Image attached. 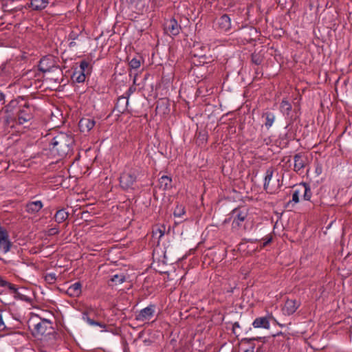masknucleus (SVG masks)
Returning <instances> with one entry per match:
<instances>
[{
  "instance_id": "obj_42",
  "label": "nucleus",
  "mask_w": 352,
  "mask_h": 352,
  "mask_svg": "<svg viewBox=\"0 0 352 352\" xmlns=\"http://www.w3.org/2000/svg\"><path fill=\"white\" fill-rule=\"evenodd\" d=\"M75 45H76V42H75V41H71V42L69 43V47H74V46H75Z\"/></svg>"
},
{
  "instance_id": "obj_32",
  "label": "nucleus",
  "mask_w": 352,
  "mask_h": 352,
  "mask_svg": "<svg viewBox=\"0 0 352 352\" xmlns=\"http://www.w3.org/2000/svg\"><path fill=\"white\" fill-rule=\"evenodd\" d=\"M185 214V208L183 206H177L174 210V216L182 217Z\"/></svg>"
},
{
  "instance_id": "obj_28",
  "label": "nucleus",
  "mask_w": 352,
  "mask_h": 352,
  "mask_svg": "<svg viewBox=\"0 0 352 352\" xmlns=\"http://www.w3.org/2000/svg\"><path fill=\"white\" fill-rule=\"evenodd\" d=\"M165 228L162 226L161 228L157 227L153 230V236L158 238L159 240L164 235Z\"/></svg>"
},
{
  "instance_id": "obj_6",
  "label": "nucleus",
  "mask_w": 352,
  "mask_h": 352,
  "mask_svg": "<svg viewBox=\"0 0 352 352\" xmlns=\"http://www.w3.org/2000/svg\"><path fill=\"white\" fill-rule=\"evenodd\" d=\"M248 217V211L238 208L234 209L230 213V219H232V228L233 230H239L243 223Z\"/></svg>"
},
{
  "instance_id": "obj_26",
  "label": "nucleus",
  "mask_w": 352,
  "mask_h": 352,
  "mask_svg": "<svg viewBox=\"0 0 352 352\" xmlns=\"http://www.w3.org/2000/svg\"><path fill=\"white\" fill-rule=\"evenodd\" d=\"M73 80L76 82H83L85 80V74L80 71H75L72 76Z\"/></svg>"
},
{
  "instance_id": "obj_14",
  "label": "nucleus",
  "mask_w": 352,
  "mask_h": 352,
  "mask_svg": "<svg viewBox=\"0 0 352 352\" xmlns=\"http://www.w3.org/2000/svg\"><path fill=\"white\" fill-rule=\"evenodd\" d=\"M82 293V285L80 282H76L71 285L67 289L66 294L70 297H78Z\"/></svg>"
},
{
  "instance_id": "obj_1",
  "label": "nucleus",
  "mask_w": 352,
  "mask_h": 352,
  "mask_svg": "<svg viewBox=\"0 0 352 352\" xmlns=\"http://www.w3.org/2000/svg\"><path fill=\"white\" fill-rule=\"evenodd\" d=\"M74 139L71 135L60 133L55 136L52 141V150L60 157H64L72 150Z\"/></svg>"
},
{
  "instance_id": "obj_37",
  "label": "nucleus",
  "mask_w": 352,
  "mask_h": 352,
  "mask_svg": "<svg viewBox=\"0 0 352 352\" xmlns=\"http://www.w3.org/2000/svg\"><path fill=\"white\" fill-rule=\"evenodd\" d=\"M322 173V166L320 164L316 163V167H315V173H316V176H319L320 175H321Z\"/></svg>"
},
{
  "instance_id": "obj_4",
  "label": "nucleus",
  "mask_w": 352,
  "mask_h": 352,
  "mask_svg": "<svg viewBox=\"0 0 352 352\" xmlns=\"http://www.w3.org/2000/svg\"><path fill=\"white\" fill-rule=\"evenodd\" d=\"M35 107L30 102L20 105L17 113L16 123L23 125L29 122L34 118Z\"/></svg>"
},
{
  "instance_id": "obj_12",
  "label": "nucleus",
  "mask_w": 352,
  "mask_h": 352,
  "mask_svg": "<svg viewBox=\"0 0 352 352\" xmlns=\"http://www.w3.org/2000/svg\"><path fill=\"white\" fill-rule=\"evenodd\" d=\"M95 120L90 118H83L79 122V128L82 132H89L95 126Z\"/></svg>"
},
{
  "instance_id": "obj_22",
  "label": "nucleus",
  "mask_w": 352,
  "mask_h": 352,
  "mask_svg": "<svg viewBox=\"0 0 352 352\" xmlns=\"http://www.w3.org/2000/svg\"><path fill=\"white\" fill-rule=\"evenodd\" d=\"M263 117L265 118V126L267 129H269L273 125L276 116L272 112H266L263 114Z\"/></svg>"
},
{
  "instance_id": "obj_36",
  "label": "nucleus",
  "mask_w": 352,
  "mask_h": 352,
  "mask_svg": "<svg viewBox=\"0 0 352 352\" xmlns=\"http://www.w3.org/2000/svg\"><path fill=\"white\" fill-rule=\"evenodd\" d=\"M89 66V64L87 61L86 60H82L80 63V72H85L86 70L88 69Z\"/></svg>"
},
{
  "instance_id": "obj_10",
  "label": "nucleus",
  "mask_w": 352,
  "mask_h": 352,
  "mask_svg": "<svg viewBox=\"0 0 352 352\" xmlns=\"http://www.w3.org/2000/svg\"><path fill=\"white\" fill-rule=\"evenodd\" d=\"M181 26L174 18L166 21L164 23V31L167 34L176 36L179 34Z\"/></svg>"
},
{
  "instance_id": "obj_20",
  "label": "nucleus",
  "mask_w": 352,
  "mask_h": 352,
  "mask_svg": "<svg viewBox=\"0 0 352 352\" xmlns=\"http://www.w3.org/2000/svg\"><path fill=\"white\" fill-rule=\"evenodd\" d=\"M69 217V213L65 209L58 210L55 215L54 219L58 223L65 221Z\"/></svg>"
},
{
  "instance_id": "obj_39",
  "label": "nucleus",
  "mask_w": 352,
  "mask_h": 352,
  "mask_svg": "<svg viewBox=\"0 0 352 352\" xmlns=\"http://www.w3.org/2000/svg\"><path fill=\"white\" fill-rule=\"evenodd\" d=\"M252 61L256 64V65H259L261 61L259 60V58H256L254 56H252Z\"/></svg>"
},
{
  "instance_id": "obj_16",
  "label": "nucleus",
  "mask_w": 352,
  "mask_h": 352,
  "mask_svg": "<svg viewBox=\"0 0 352 352\" xmlns=\"http://www.w3.org/2000/svg\"><path fill=\"white\" fill-rule=\"evenodd\" d=\"M50 3V0H30L29 7L33 10H42L45 9Z\"/></svg>"
},
{
  "instance_id": "obj_29",
  "label": "nucleus",
  "mask_w": 352,
  "mask_h": 352,
  "mask_svg": "<svg viewBox=\"0 0 352 352\" xmlns=\"http://www.w3.org/2000/svg\"><path fill=\"white\" fill-rule=\"evenodd\" d=\"M9 317L8 314L3 311H0V331L5 330L7 326L5 322V320Z\"/></svg>"
},
{
  "instance_id": "obj_13",
  "label": "nucleus",
  "mask_w": 352,
  "mask_h": 352,
  "mask_svg": "<svg viewBox=\"0 0 352 352\" xmlns=\"http://www.w3.org/2000/svg\"><path fill=\"white\" fill-rule=\"evenodd\" d=\"M219 28L223 32H228L231 29V19L227 14H223L218 19Z\"/></svg>"
},
{
  "instance_id": "obj_31",
  "label": "nucleus",
  "mask_w": 352,
  "mask_h": 352,
  "mask_svg": "<svg viewBox=\"0 0 352 352\" xmlns=\"http://www.w3.org/2000/svg\"><path fill=\"white\" fill-rule=\"evenodd\" d=\"M280 109L281 111L286 112L287 113H289V111L292 110V105L291 104L285 100H283V101L280 103Z\"/></svg>"
},
{
  "instance_id": "obj_40",
  "label": "nucleus",
  "mask_w": 352,
  "mask_h": 352,
  "mask_svg": "<svg viewBox=\"0 0 352 352\" xmlns=\"http://www.w3.org/2000/svg\"><path fill=\"white\" fill-rule=\"evenodd\" d=\"M4 102H5V96L1 91H0V103L1 102L2 104H3Z\"/></svg>"
},
{
  "instance_id": "obj_2",
  "label": "nucleus",
  "mask_w": 352,
  "mask_h": 352,
  "mask_svg": "<svg viewBox=\"0 0 352 352\" xmlns=\"http://www.w3.org/2000/svg\"><path fill=\"white\" fill-rule=\"evenodd\" d=\"M142 170L140 168L133 167L124 170L120 177V184L123 189L131 188L136 182Z\"/></svg>"
},
{
  "instance_id": "obj_5",
  "label": "nucleus",
  "mask_w": 352,
  "mask_h": 352,
  "mask_svg": "<svg viewBox=\"0 0 352 352\" xmlns=\"http://www.w3.org/2000/svg\"><path fill=\"white\" fill-rule=\"evenodd\" d=\"M38 69L43 73H60V67L56 65L55 60L52 56H47L42 58L38 64Z\"/></svg>"
},
{
  "instance_id": "obj_46",
  "label": "nucleus",
  "mask_w": 352,
  "mask_h": 352,
  "mask_svg": "<svg viewBox=\"0 0 352 352\" xmlns=\"http://www.w3.org/2000/svg\"><path fill=\"white\" fill-rule=\"evenodd\" d=\"M244 352H252V350L251 349H247Z\"/></svg>"
},
{
  "instance_id": "obj_34",
  "label": "nucleus",
  "mask_w": 352,
  "mask_h": 352,
  "mask_svg": "<svg viewBox=\"0 0 352 352\" xmlns=\"http://www.w3.org/2000/svg\"><path fill=\"white\" fill-rule=\"evenodd\" d=\"M232 332L236 336H239L241 333V327L239 325V323L238 322H235L232 324Z\"/></svg>"
},
{
  "instance_id": "obj_24",
  "label": "nucleus",
  "mask_w": 352,
  "mask_h": 352,
  "mask_svg": "<svg viewBox=\"0 0 352 352\" xmlns=\"http://www.w3.org/2000/svg\"><path fill=\"white\" fill-rule=\"evenodd\" d=\"M273 173H274V170L272 168H268L265 172L263 187H264V189L266 190L268 189L270 182L271 181V179L273 177Z\"/></svg>"
},
{
  "instance_id": "obj_3",
  "label": "nucleus",
  "mask_w": 352,
  "mask_h": 352,
  "mask_svg": "<svg viewBox=\"0 0 352 352\" xmlns=\"http://www.w3.org/2000/svg\"><path fill=\"white\" fill-rule=\"evenodd\" d=\"M32 331L34 336L42 339L43 336L54 332L52 322L48 319L39 318L37 322L32 324Z\"/></svg>"
},
{
  "instance_id": "obj_43",
  "label": "nucleus",
  "mask_w": 352,
  "mask_h": 352,
  "mask_svg": "<svg viewBox=\"0 0 352 352\" xmlns=\"http://www.w3.org/2000/svg\"><path fill=\"white\" fill-rule=\"evenodd\" d=\"M69 38H72V39H73V40H75L76 37V36H75L74 34H71L69 35Z\"/></svg>"
},
{
  "instance_id": "obj_18",
  "label": "nucleus",
  "mask_w": 352,
  "mask_h": 352,
  "mask_svg": "<svg viewBox=\"0 0 352 352\" xmlns=\"http://www.w3.org/2000/svg\"><path fill=\"white\" fill-rule=\"evenodd\" d=\"M159 188L162 190H169L172 188V178L163 175L159 179Z\"/></svg>"
},
{
  "instance_id": "obj_41",
  "label": "nucleus",
  "mask_w": 352,
  "mask_h": 352,
  "mask_svg": "<svg viewBox=\"0 0 352 352\" xmlns=\"http://www.w3.org/2000/svg\"><path fill=\"white\" fill-rule=\"evenodd\" d=\"M36 74V71H30L27 75L29 76V77H32V76H34Z\"/></svg>"
},
{
  "instance_id": "obj_23",
  "label": "nucleus",
  "mask_w": 352,
  "mask_h": 352,
  "mask_svg": "<svg viewBox=\"0 0 352 352\" xmlns=\"http://www.w3.org/2000/svg\"><path fill=\"white\" fill-rule=\"evenodd\" d=\"M300 189L303 192L304 199L309 201L312 195L309 185L306 183H302Z\"/></svg>"
},
{
  "instance_id": "obj_38",
  "label": "nucleus",
  "mask_w": 352,
  "mask_h": 352,
  "mask_svg": "<svg viewBox=\"0 0 352 352\" xmlns=\"http://www.w3.org/2000/svg\"><path fill=\"white\" fill-rule=\"evenodd\" d=\"M58 232H59V230H58V228H50V229L47 231V234H48V235H50V236L57 234Z\"/></svg>"
},
{
  "instance_id": "obj_44",
  "label": "nucleus",
  "mask_w": 352,
  "mask_h": 352,
  "mask_svg": "<svg viewBox=\"0 0 352 352\" xmlns=\"http://www.w3.org/2000/svg\"><path fill=\"white\" fill-rule=\"evenodd\" d=\"M271 238L268 239L265 243H264V245H266L267 244H268L269 243L271 242Z\"/></svg>"
},
{
  "instance_id": "obj_17",
  "label": "nucleus",
  "mask_w": 352,
  "mask_h": 352,
  "mask_svg": "<svg viewBox=\"0 0 352 352\" xmlns=\"http://www.w3.org/2000/svg\"><path fill=\"white\" fill-rule=\"evenodd\" d=\"M129 100L126 97L122 96L118 99L115 109L120 113H124L127 110Z\"/></svg>"
},
{
  "instance_id": "obj_7",
  "label": "nucleus",
  "mask_w": 352,
  "mask_h": 352,
  "mask_svg": "<svg viewBox=\"0 0 352 352\" xmlns=\"http://www.w3.org/2000/svg\"><path fill=\"white\" fill-rule=\"evenodd\" d=\"M155 312V305L151 304L135 314V320L140 322H146L153 317Z\"/></svg>"
},
{
  "instance_id": "obj_33",
  "label": "nucleus",
  "mask_w": 352,
  "mask_h": 352,
  "mask_svg": "<svg viewBox=\"0 0 352 352\" xmlns=\"http://www.w3.org/2000/svg\"><path fill=\"white\" fill-rule=\"evenodd\" d=\"M45 280L48 284H54L56 280V276L54 273H50L45 276Z\"/></svg>"
},
{
  "instance_id": "obj_25",
  "label": "nucleus",
  "mask_w": 352,
  "mask_h": 352,
  "mask_svg": "<svg viewBox=\"0 0 352 352\" xmlns=\"http://www.w3.org/2000/svg\"><path fill=\"white\" fill-rule=\"evenodd\" d=\"M142 60V57L135 56L129 61V67H131V69H137L140 67Z\"/></svg>"
},
{
  "instance_id": "obj_11",
  "label": "nucleus",
  "mask_w": 352,
  "mask_h": 352,
  "mask_svg": "<svg viewBox=\"0 0 352 352\" xmlns=\"http://www.w3.org/2000/svg\"><path fill=\"white\" fill-rule=\"evenodd\" d=\"M94 310L93 308H91V307L87 308L82 314V320L90 326L99 327L100 328L104 329L106 327L105 324L96 321L94 319L90 318V315L91 314V313H94Z\"/></svg>"
},
{
  "instance_id": "obj_45",
  "label": "nucleus",
  "mask_w": 352,
  "mask_h": 352,
  "mask_svg": "<svg viewBox=\"0 0 352 352\" xmlns=\"http://www.w3.org/2000/svg\"><path fill=\"white\" fill-rule=\"evenodd\" d=\"M256 352H263V351L261 349H257Z\"/></svg>"
},
{
  "instance_id": "obj_9",
  "label": "nucleus",
  "mask_w": 352,
  "mask_h": 352,
  "mask_svg": "<svg viewBox=\"0 0 352 352\" xmlns=\"http://www.w3.org/2000/svg\"><path fill=\"white\" fill-rule=\"evenodd\" d=\"M300 306V302L296 299H287L282 308L283 314L285 316H291L296 312Z\"/></svg>"
},
{
  "instance_id": "obj_15",
  "label": "nucleus",
  "mask_w": 352,
  "mask_h": 352,
  "mask_svg": "<svg viewBox=\"0 0 352 352\" xmlns=\"http://www.w3.org/2000/svg\"><path fill=\"white\" fill-rule=\"evenodd\" d=\"M43 206L41 201H30L26 204L25 210L28 213L38 212Z\"/></svg>"
},
{
  "instance_id": "obj_8",
  "label": "nucleus",
  "mask_w": 352,
  "mask_h": 352,
  "mask_svg": "<svg viewBox=\"0 0 352 352\" xmlns=\"http://www.w3.org/2000/svg\"><path fill=\"white\" fill-rule=\"evenodd\" d=\"M294 170L299 175L304 173V169L307 164V158L302 153H296L294 156Z\"/></svg>"
},
{
  "instance_id": "obj_21",
  "label": "nucleus",
  "mask_w": 352,
  "mask_h": 352,
  "mask_svg": "<svg viewBox=\"0 0 352 352\" xmlns=\"http://www.w3.org/2000/svg\"><path fill=\"white\" fill-rule=\"evenodd\" d=\"M19 100H23V98H19V99H15V100H11L6 107H5V110H6V113H12L15 109H16L17 108L19 109Z\"/></svg>"
},
{
  "instance_id": "obj_19",
  "label": "nucleus",
  "mask_w": 352,
  "mask_h": 352,
  "mask_svg": "<svg viewBox=\"0 0 352 352\" xmlns=\"http://www.w3.org/2000/svg\"><path fill=\"white\" fill-rule=\"evenodd\" d=\"M252 325L254 328L269 329L270 321L267 317H259L254 320Z\"/></svg>"
},
{
  "instance_id": "obj_30",
  "label": "nucleus",
  "mask_w": 352,
  "mask_h": 352,
  "mask_svg": "<svg viewBox=\"0 0 352 352\" xmlns=\"http://www.w3.org/2000/svg\"><path fill=\"white\" fill-rule=\"evenodd\" d=\"M54 75L50 76L48 78V80L50 81H52V82H54L56 83H60L63 81V72H62V70L60 69V73H56V72H54Z\"/></svg>"
},
{
  "instance_id": "obj_35",
  "label": "nucleus",
  "mask_w": 352,
  "mask_h": 352,
  "mask_svg": "<svg viewBox=\"0 0 352 352\" xmlns=\"http://www.w3.org/2000/svg\"><path fill=\"white\" fill-rule=\"evenodd\" d=\"M301 192H302V190H300L299 188L296 189L292 194V201H294V203H298L299 202V196Z\"/></svg>"
},
{
  "instance_id": "obj_27",
  "label": "nucleus",
  "mask_w": 352,
  "mask_h": 352,
  "mask_svg": "<svg viewBox=\"0 0 352 352\" xmlns=\"http://www.w3.org/2000/svg\"><path fill=\"white\" fill-rule=\"evenodd\" d=\"M125 280H126L125 275L122 273L119 274H115L111 278V280L113 283H114L116 285L122 284V283H124L125 281Z\"/></svg>"
}]
</instances>
